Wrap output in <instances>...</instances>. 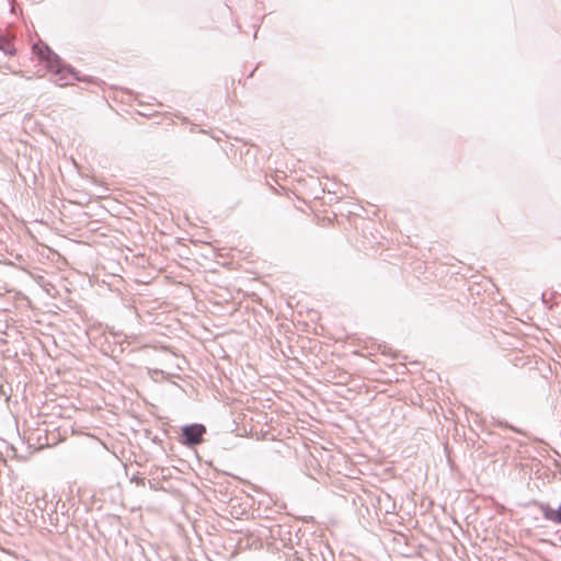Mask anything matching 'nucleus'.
Here are the masks:
<instances>
[{"mask_svg": "<svg viewBox=\"0 0 561 561\" xmlns=\"http://www.w3.org/2000/svg\"><path fill=\"white\" fill-rule=\"evenodd\" d=\"M39 58L46 62V67L54 76L53 81L60 85H70L75 81L87 83L95 82L93 77H81L79 72L69 64H66L51 48L44 45V49L38 51Z\"/></svg>", "mask_w": 561, "mask_h": 561, "instance_id": "nucleus-1", "label": "nucleus"}, {"mask_svg": "<svg viewBox=\"0 0 561 561\" xmlns=\"http://www.w3.org/2000/svg\"><path fill=\"white\" fill-rule=\"evenodd\" d=\"M110 334L113 335L115 339L126 337L122 332L115 331L114 329L110 330Z\"/></svg>", "mask_w": 561, "mask_h": 561, "instance_id": "nucleus-5", "label": "nucleus"}, {"mask_svg": "<svg viewBox=\"0 0 561 561\" xmlns=\"http://www.w3.org/2000/svg\"><path fill=\"white\" fill-rule=\"evenodd\" d=\"M534 505L542 512L545 519L554 524H561V504L557 508H552L547 503L534 501Z\"/></svg>", "mask_w": 561, "mask_h": 561, "instance_id": "nucleus-3", "label": "nucleus"}, {"mask_svg": "<svg viewBox=\"0 0 561 561\" xmlns=\"http://www.w3.org/2000/svg\"><path fill=\"white\" fill-rule=\"evenodd\" d=\"M206 433L207 428L202 423L186 424L181 427L178 442L187 448H195L204 442Z\"/></svg>", "mask_w": 561, "mask_h": 561, "instance_id": "nucleus-2", "label": "nucleus"}, {"mask_svg": "<svg viewBox=\"0 0 561 561\" xmlns=\"http://www.w3.org/2000/svg\"><path fill=\"white\" fill-rule=\"evenodd\" d=\"M255 70H256V67L250 72L249 77H252Z\"/></svg>", "mask_w": 561, "mask_h": 561, "instance_id": "nucleus-6", "label": "nucleus"}, {"mask_svg": "<svg viewBox=\"0 0 561 561\" xmlns=\"http://www.w3.org/2000/svg\"><path fill=\"white\" fill-rule=\"evenodd\" d=\"M0 50L8 56H15L16 54L12 43L2 33H0Z\"/></svg>", "mask_w": 561, "mask_h": 561, "instance_id": "nucleus-4", "label": "nucleus"}]
</instances>
